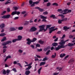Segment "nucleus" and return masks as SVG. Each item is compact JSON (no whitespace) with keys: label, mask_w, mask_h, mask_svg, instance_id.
Returning a JSON list of instances; mask_svg holds the SVG:
<instances>
[{"label":"nucleus","mask_w":75,"mask_h":75,"mask_svg":"<svg viewBox=\"0 0 75 75\" xmlns=\"http://www.w3.org/2000/svg\"><path fill=\"white\" fill-rule=\"evenodd\" d=\"M65 47V46L63 45H58L57 47L56 48L55 50L58 51L59 49H61V48H64Z\"/></svg>","instance_id":"obj_1"},{"label":"nucleus","mask_w":75,"mask_h":75,"mask_svg":"<svg viewBox=\"0 0 75 75\" xmlns=\"http://www.w3.org/2000/svg\"><path fill=\"white\" fill-rule=\"evenodd\" d=\"M40 18L42 19H43L42 20V21L43 22H46L47 21L45 19L47 18V17H46L44 16L40 15Z\"/></svg>","instance_id":"obj_2"},{"label":"nucleus","mask_w":75,"mask_h":75,"mask_svg":"<svg viewBox=\"0 0 75 75\" xmlns=\"http://www.w3.org/2000/svg\"><path fill=\"white\" fill-rule=\"evenodd\" d=\"M69 40V39H68L66 41H64V40H61V41L59 42V44L61 45H63L65 43V42L68 41Z\"/></svg>","instance_id":"obj_3"},{"label":"nucleus","mask_w":75,"mask_h":75,"mask_svg":"<svg viewBox=\"0 0 75 75\" xmlns=\"http://www.w3.org/2000/svg\"><path fill=\"white\" fill-rule=\"evenodd\" d=\"M37 30V28L35 27H32L30 30V32H33Z\"/></svg>","instance_id":"obj_4"},{"label":"nucleus","mask_w":75,"mask_h":75,"mask_svg":"<svg viewBox=\"0 0 75 75\" xmlns=\"http://www.w3.org/2000/svg\"><path fill=\"white\" fill-rule=\"evenodd\" d=\"M20 14V12H17V11H16L15 12H13L11 13V15H13V16H14L15 14H17V15H18Z\"/></svg>","instance_id":"obj_5"},{"label":"nucleus","mask_w":75,"mask_h":75,"mask_svg":"<svg viewBox=\"0 0 75 75\" xmlns=\"http://www.w3.org/2000/svg\"><path fill=\"white\" fill-rule=\"evenodd\" d=\"M45 26V25H40V26H39V27L40 29L43 28V29H43V30H44V31H45L47 30V29L46 28V29H45L44 27Z\"/></svg>","instance_id":"obj_6"},{"label":"nucleus","mask_w":75,"mask_h":75,"mask_svg":"<svg viewBox=\"0 0 75 75\" xmlns=\"http://www.w3.org/2000/svg\"><path fill=\"white\" fill-rule=\"evenodd\" d=\"M40 2L39 1H36L35 2H33V4H31V7H33L34 6H35V4H36V5H37L38 3H39Z\"/></svg>","instance_id":"obj_7"},{"label":"nucleus","mask_w":75,"mask_h":75,"mask_svg":"<svg viewBox=\"0 0 75 75\" xmlns=\"http://www.w3.org/2000/svg\"><path fill=\"white\" fill-rule=\"evenodd\" d=\"M21 24H22V25H28V22L26 21L22 23Z\"/></svg>","instance_id":"obj_8"},{"label":"nucleus","mask_w":75,"mask_h":75,"mask_svg":"<svg viewBox=\"0 0 75 75\" xmlns=\"http://www.w3.org/2000/svg\"><path fill=\"white\" fill-rule=\"evenodd\" d=\"M68 11V10L67 9H65L64 10L62 11L61 13H62L63 14H66V12L67 11Z\"/></svg>","instance_id":"obj_9"},{"label":"nucleus","mask_w":75,"mask_h":75,"mask_svg":"<svg viewBox=\"0 0 75 75\" xmlns=\"http://www.w3.org/2000/svg\"><path fill=\"white\" fill-rule=\"evenodd\" d=\"M33 64V62H31L30 63H29L28 64V70L30 69L32 67V66H31V65Z\"/></svg>","instance_id":"obj_10"},{"label":"nucleus","mask_w":75,"mask_h":75,"mask_svg":"<svg viewBox=\"0 0 75 75\" xmlns=\"http://www.w3.org/2000/svg\"><path fill=\"white\" fill-rule=\"evenodd\" d=\"M9 30L10 31H16V29L14 27H12L10 28Z\"/></svg>","instance_id":"obj_11"},{"label":"nucleus","mask_w":75,"mask_h":75,"mask_svg":"<svg viewBox=\"0 0 75 75\" xmlns=\"http://www.w3.org/2000/svg\"><path fill=\"white\" fill-rule=\"evenodd\" d=\"M22 36H21L19 35L18 36V39H17V41H20L22 39Z\"/></svg>","instance_id":"obj_12"},{"label":"nucleus","mask_w":75,"mask_h":75,"mask_svg":"<svg viewBox=\"0 0 75 75\" xmlns=\"http://www.w3.org/2000/svg\"><path fill=\"white\" fill-rule=\"evenodd\" d=\"M74 58H72L71 59L69 62V64H71V63H72V62H74Z\"/></svg>","instance_id":"obj_13"},{"label":"nucleus","mask_w":75,"mask_h":75,"mask_svg":"<svg viewBox=\"0 0 75 75\" xmlns=\"http://www.w3.org/2000/svg\"><path fill=\"white\" fill-rule=\"evenodd\" d=\"M52 45L53 47H56L58 45V43L56 42H54L52 44Z\"/></svg>","instance_id":"obj_14"},{"label":"nucleus","mask_w":75,"mask_h":75,"mask_svg":"<svg viewBox=\"0 0 75 75\" xmlns=\"http://www.w3.org/2000/svg\"><path fill=\"white\" fill-rule=\"evenodd\" d=\"M26 71H26L25 72V75H28V68L26 69Z\"/></svg>","instance_id":"obj_15"},{"label":"nucleus","mask_w":75,"mask_h":75,"mask_svg":"<svg viewBox=\"0 0 75 75\" xmlns=\"http://www.w3.org/2000/svg\"><path fill=\"white\" fill-rule=\"evenodd\" d=\"M5 27V24L4 23H2L0 25V27L1 28H3Z\"/></svg>","instance_id":"obj_16"},{"label":"nucleus","mask_w":75,"mask_h":75,"mask_svg":"<svg viewBox=\"0 0 75 75\" xmlns=\"http://www.w3.org/2000/svg\"><path fill=\"white\" fill-rule=\"evenodd\" d=\"M45 62H42L40 63V66H42V65H44L45 64Z\"/></svg>","instance_id":"obj_17"},{"label":"nucleus","mask_w":75,"mask_h":75,"mask_svg":"<svg viewBox=\"0 0 75 75\" xmlns=\"http://www.w3.org/2000/svg\"><path fill=\"white\" fill-rule=\"evenodd\" d=\"M74 44L73 43H69L68 45V47H72L74 46Z\"/></svg>","instance_id":"obj_18"},{"label":"nucleus","mask_w":75,"mask_h":75,"mask_svg":"<svg viewBox=\"0 0 75 75\" xmlns=\"http://www.w3.org/2000/svg\"><path fill=\"white\" fill-rule=\"evenodd\" d=\"M42 68V67H41L40 69H39L38 70V73L39 75L40 74L41 70Z\"/></svg>","instance_id":"obj_19"},{"label":"nucleus","mask_w":75,"mask_h":75,"mask_svg":"<svg viewBox=\"0 0 75 75\" xmlns=\"http://www.w3.org/2000/svg\"><path fill=\"white\" fill-rule=\"evenodd\" d=\"M64 28V30H67L68 29H69L70 28L68 27L67 28V27L66 26H65L64 27H63Z\"/></svg>","instance_id":"obj_20"},{"label":"nucleus","mask_w":75,"mask_h":75,"mask_svg":"<svg viewBox=\"0 0 75 75\" xmlns=\"http://www.w3.org/2000/svg\"><path fill=\"white\" fill-rule=\"evenodd\" d=\"M23 26L19 27L18 28V30H23Z\"/></svg>","instance_id":"obj_21"},{"label":"nucleus","mask_w":75,"mask_h":75,"mask_svg":"<svg viewBox=\"0 0 75 75\" xmlns=\"http://www.w3.org/2000/svg\"><path fill=\"white\" fill-rule=\"evenodd\" d=\"M31 42H33L32 40H30V39L28 38V45H30V44L31 43Z\"/></svg>","instance_id":"obj_22"},{"label":"nucleus","mask_w":75,"mask_h":75,"mask_svg":"<svg viewBox=\"0 0 75 75\" xmlns=\"http://www.w3.org/2000/svg\"><path fill=\"white\" fill-rule=\"evenodd\" d=\"M61 16V18L62 19H63L65 17V16L64 15H63L62 14H59L58 16Z\"/></svg>","instance_id":"obj_23"},{"label":"nucleus","mask_w":75,"mask_h":75,"mask_svg":"<svg viewBox=\"0 0 75 75\" xmlns=\"http://www.w3.org/2000/svg\"><path fill=\"white\" fill-rule=\"evenodd\" d=\"M6 40V37H4L1 40V42H3V41H4Z\"/></svg>","instance_id":"obj_24"},{"label":"nucleus","mask_w":75,"mask_h":75,"mask_svg":"<svg viewBox=\"0 0 75 75\" xmlns=\"http://www.w3.org/2000/svg\"><path fill=\"white\" fill-rule=\"evenodd\" d=\"M2 72L3 73V74L5 75L6 74V71L5 70H3L2 71Z\"/></svg>","instance_id":"obj_25"},{"label":"nucleus","mask_w":75,"mask_h":75,"mask_svg":"<svg viewBox=\"0 0 75 75\" xmlns=\"http://www.w3.org/2000/svg\"><path fill=\"white\" fill-rule=\"evenodd\" d=\"M6 34L4 33H1L0 34V36L1 37H3V36H5Z\"/></svg>","instance_id":"obj_26"},{"label":"nucleus","mask_w":75,"mask_h":75,"mask_svg":"<svg viewBox=\"0 0 75 75\" xmlns=\"http://www.w3.org/2000/svg\"><path fill=\"white\" fill-rule=\"evenodd\" d=\"M63 21H62V20H59L58 21V23L59 24H61L62 23V22Z\"/></svg>","instance_id":"obj_27"},{"label":"nucleus","mask_w":75,"mask_h":75,"mask_svg":"<svg viewBox=\"0 0 75 75\" xmlns=\"http://www.w3.org/2000/svg\"><path fill=\"white\" fill-rule=\"evenodd\" d=\"M10 16V15H6V18H9Z\"/></svg>","instance_id":"obj_28"},{"label":"nucleus","mask_w":75,"mask_h":75,"mask_svg":"<svg viewBox=\"0 0 75 75\" xmlns=\"http://www.w3.org/2000/svg\"><path fill=\"white\" fill-rule=\"evenodd\" d=\"M37 39L36 38H34L32 40V42H34Z\"/></svg>","instance_id":"obj_29"},{"label":"nucleus","mask_w":75,"mask_h":75,"mask_svg":"<svg viewBox=\"0 0 75 75\" xmlns=\"http://www.w3.org/2000/svg\"><path fill=\"white\" fill-rule=\"evenodd\" d=\"M13 9L15 10H18V8L16 6H15L13 8Z\"/></svg>","instance_id":"obj_30"},{"label":"nucleus","mask_w":75,"mask_h":75,"mask_svg":"<svg viewBox=\"0 0 75 75\" xmlns=\"http://www.w3.org/2000/svg\"><path fill=\"white\" fill-rule=\"evenodd\" d=\"M50 17H53V19L56 18V17H55V16L54 15H52L50 16Z\"/></svg>","instance_id":"obj_31"},{"label":"nucleus","mask_w":75,"mask_h":75,"mask_svg":"<svg viewBox=\"0 0 75 75\" xmlns=\"http://www.w3.org/2000/svg\"><path fill=\"white\" fill-rule=\"evenodd\" d=\"M65 55H66V54L65 53L62 54L60 55V57H64Z\"/></svg>","instance_id":"obj_32"},{"label":"nucleus","mask_w":75,"mask_h":75,"mask_svg":"<svg viewBox=\"0 0 75 75\" xmlns=\"http://www.w3.org/2000/svg\"><path fill=\"white\" fill-rule=\"evenodd\" d=\"M11 58V57H6V59H5L4 61L5 62H6L7 60V59L8 58Z\"/></svg>","instance_id":"obj_33"},{"label":"nucleus","mask_w":75,"mask_h":75,"mask_svg":"<svg viewBox=\"0 0 75 75\" xmlns=\"http://www.w3.org/2000/svg\"><path fill=\"white\" fill-rule=\"evenodd\" d=\"M52 26L51 25H46V28L48 29L50 28L51 26Z\"/></svg>","instance_id":"obj_34"},{"label":"nucleus","mask_w":75,"mask_h":75,"mask_svg":"<svg viewBox=\"0 0 75 75\" xmlns=\"http://www.w3.org/2000/svg\"><path fill=\"white\" fill-rule=\"evenodd\" d=\"M67 18H63L62 19V21H66L67 20Z\"/></svg>","instance_id":"obj_35"},{"label":"nucleus","mask_w":75,"mask_h":75,"mask_svg":"<svg viewBox=\"0 0 75 75\" xmlns=\"http://www.w3.org/2000/svg\"><path fill=\"white\" fill-rule=\"evenodd\" d=\"M38 42L41 44H43L44 43L43 41H42L41 40L39 41Z\"/></svg>","instance_id":"obj_36"},{"label":"nucleus","mask_w":75,"mask_h":75,"mask_svg":"<svg viewBox=\"0 0 75 75\" xmlns=\"http://www.w3.org/2000/svg\"><path fill=\"white\" fill-rule=\"evenodd\" d=\"M59 74V72L56 73L54 72L53 73V75H57Z\"/></svg>","instance_id":"obj_37"},{"label":"nucleus","mask_w":75,"mask_h":75,"mask_svg":"<svg viewBox=\"0 0 75 75\" xmlns=\"http://www.w3.org/2000/svg\"><path fill=\"white\" fill-rule=\"evenodd\" d=\"M12 42L11 41H8L6 42V43H7V44H11Z\"/></svg>","instance_id":"obj_38"},{"label":"nucleus","mask_w":75,"mask_h":75,"mask_svg":"<svg viewBox=\"0 0 75 75\" xmlns=\"http://www.w3.org/2000/svg\"><path fill=\"white\" fill-rule=\"evenodd\" d=\"M48 14V13L47 11H45L43 13V14L44 15H47Z\"/></svg>","instance_id":"obj_39"},{"label":"nucleus","mask_w":75,"mask_h":75,"mask_svg":"<svg viewBox=\"0 0 75 75\" xmlns=\"http://www.w3.org/2000/svg\"><path fill=\"white\" fill-rule=\"evenodd\" d=\"M36 48H37V47H40V45L38 44L36 45Z\"/></svg>","instance_id":"obj_40"},{"label":"nucleus","mask_w":75,"mask_h":75,"mask_svg":"<svg viewBox=\"0 0 75 75\" xmlns=\"http://www.w3.org/2000/svg\"><path fill=\"white\" fill-rule=\"evenodd\" d=\"M51 5L50 3V2L48 3L47 4V6H50Z\"/></svg>","instance_id":"obj_41"},{"label":"nucleus","mask_w":75,"mask_h":75,"mask_svg":"<svg viewBox=\"0 0 75 75\" xmlns=\"http://www.w3.org/2000/svg\"><path fill=\"white\" fill-rule=\"evenodd\" d=\"M23 50L20 49L18 50V52L19 53H22L23 52Z\"/></svg>","instance_id":"obj_42"},{"label":"nucleus","mask_w":75,"mask_h":75,"mask_svg":"<svg viewBox=\"0 0 75 75\" xmlns=\"http://www.w3.org/2000/svg\"><path fill=\"white\" fill-rule=\"evenodd\" d=\"M16 41H17V39H14L12 40L13 42H15Z\"/></svg>","instance_id":"obj_43"},{"label":"nucleus","mask_w":75,"mask_h":75,"mask_svg":"<svg viewBox=\"0 0 75 75\" xmlns=\"http://www.w3.org/2000/svg\"><path fill=\"white\" fill-rule=\"evenodd\" d=\"M52 5L54 6H58V5L57 3H53Z\"/></svg>","instance_id":"obj_44"},{"label":"nucleus","mask_w":75,"mask_h":75,"mask_svg":"<svg viewBox=\"0 0 75 75\" xmlns=\"http://www.w3.org/2000/svg\"><path fill=\"white\" fill-rule=\"evenodd\" d=\"M6 13V11H4L2 12L1 14V15H4V14Z\"/></svg>","instance_id":"obj_45"},{"label":"nucleus","mask_w":75,"mask_h":75,"mask_svg":"<svg viewBox=\"0 0 75 75\" xmlns=\"http://www.w3.org/2000/svg\"><path fill=\"white\" fill-rule=\"evenodd\" d=\"M29 3L30 4H33V1L32 0H30L29 1Z\"/></svg>","instance_id":"obj_46"},{"label":"nucleus","mask_w":75,"mask_h":75,"mask_svg":"<svg viewBox=\"0 0 75 75\" xmlns=\"http://www.w3.org/2000/svg\"><path fill=\"white\" fill-rule=\"evenodd\" d=\"M47 58L46 57H45L43 59L42 61H46V60H47Z\"/></svg>","instance_id":"obj_47"},{"label":"nucleus","mask_w":75,"mask_h":75,"mask_svg":"<svg viewBox=\"0 0 75 75\" xmlns=\"http://www.w3.org/2000/svg\"><path fill=\"white\" fill-rule=\"evenodd\" d=\"M30 47H31V48H33V49H34V45H31L30 46Z\"/></svg>","instance_id":"obj_48"},{"label":"nucleus","mask_w":75,"mask_h":75,"mask_svg":"<svg viewBox=\"0 0 75 75\" xmlns=\"http://www.w3.org/2000/svg\"><path fill=\"white\" fill-rule=\"evenodd\" d=\"M50 50H48L46 53V55H48V54H49L50 52Z\"/></svg>","instance_id":"obj_49"},{"label":"nucleus","mask_w":75,"mask_h":75,"mask_svg":"<svg viewBox=\"0 0 75 75\" xmlns=\"http://www.w3.org/2000/svg\"><path fill=\"white\" fill-rule=\"evenodd\" d=\"M19 17H16L14 18L13 19V20H18V18Z\"/></svg>","instance_id":"obj_50"},{"label":"nucleus","mask_w":75,"mask_h":75,"mask_svg":"<svg viewBox=\"0 0 75 75\" xmlns=\"http://www.w3.org/2000/svg\"><path fill=\"white\" fill-rule=\"evenodd\" d=\"M11 3V2H9L8 1H7L5 3V4H8V3Z\"/></svg>","instance_id":"obj_51"},{"label":"nucleus","mask_w":75,"mask_h":75,"mask_svg":"<svg viewBox=\"0 0 75 75\" xmlns=\"http://www.w3.org/2000/svg\"><path fill=\"white\" fill-rule=\"evenodd\" d=\"M7 42H6L5 43H4L3 44H2V45H3V46H4V45H7Z\"/></svg>","instance_id":"obj_52"},{"label":"nucleus","mask_w":75,"mask_h":75,"mask_svg":"<svg viewBox=\"0 0 75 75\" xmlns=\"http://www.w3.org/2000/svg\"><path fill=\"white\" fill-rule=\"evenodd\" d=\"M73 37V36L72 35H71L69 36V38H72Z\"/></svg>","instance_id":"obj_53"},{"label":"nucleus","mask_w":75,"mask_h":75,"mask_svg":"<svg viewBox=\"0 0 75 75\" xmlns=\"http://www.w3.org/2000/svg\"><path fill=\"white\" fill-rule=\"evenodd\" d=\"M25 13H26V12L25 11H23L21 13L22 14H25Z\"/></svg>","instance_id":"obj_54"},{"label":"nucleus","mask_w":75,"mask_h":75,"mask_svg":"<svg viewBox=\"0 0 75 75\" xmlns=\"http://www.w3.org/2000/svg\"><path fill=\"white\" fill-rule=\"evenodd\" d=\"M7 11L8 12H10V8H7Z\"/></svg>","instance_id":"obj_55"},{"label":"nucleus","mask_w":75,"mask_h":75,"mask_svg":"<svg viewBox=\"0 0 75 75\" xmlns=\"http://www.w3.org/2000/svg\"><path fill=\"white\" fill-rule=\"evenodd\" d=\"M43 29V28H42L40 29L39 30V32H40L43 30V29Z\"/></svg>","instance_id":"obj_56"},{"label":"nucleus","mask_w":75,"mask_h":75,"mask_svg":"<svg viewBox=\"0 0 75 75\" xmlns=\"http://www.w3.org/2000/svg\"><path fill=\"white\" fill-rule=\"evenodd\" d=\"M2 18H4V19L5 18H6V16H4L1 17Z\"/></svg>","instance_id":"obj_57"},{"label":"nucleus","mask_w":75,"mask_h":75,"mask_svg":"<svg viewBox=\"0 0 75 75\" xmlns=\"http://www.w3.org/2000/svg\"><path fill=\"white\" fill-rule=\"evenodd\" d=\"M37 51L39 52H40V51H42V49H38Z\"/></svg>","instance_id":"obj_58"},{"label":"nucleus","mask_w":75,"mask_h":75,"mask_svg":"<svg viewBox=\"0 0 75 75\" xmlns=\"http://www.w3.org/2000/svg\"><path fill=\"white\" fill-rule=\"evenodd\" d=\"M40 8L38 7H35V8L36 9H40Z\"/></svg>","instance_id":"obj_59"},{"label":"nucleus","mask_w":75,"mask_h":75,"mask_svg":"<svg viewBox=\"0 0 75 75\" xmlns=\"http://www.w3.org/2000/svg\"><path fill=\"white\" fill-rule=\"evenodd\" d=\"M39 10L40 11V12H42L43 11V9H41L40 8Z\"/></svg>","instance_id":"obj_60"},{"label":"nucleus","mask_w":75,"mask_h":75,"mask_svg":"<svg viewBox=\"0 0 75 75\" xmlns=\"http://www.w3.org/2000/svg\"><path fill=\"white\" fill-rule=\"evenodd\" d=\"M62 9H58V10H57V11H58V12H60V11H62Z\"/></svg>","instance_id":"obj_61"},{"label":"nucleus","mask_w":75,"mask_h":75,"mask_svg":"<svg viewBox=\"0 0 75 75\" xmlns=\"http://www.w3.org/2000/svg\"><path fill=\"white\" fill-rule=\"evenodd\" d=\"M6 49H3V53H4L6 51Z\"/></svg>","instance_id":"obj_62"},{"label":"nucleus","mask_w":75,"mask_h":75,"mask_svg":"<svg viewBox=\"0 0 75 75\" xmlns=\"http://www.w3.org/2000/svg\"><path fill=\"white\" fill-rule=\"evenodd\" d=\"M53 31V30L52 29V30H49V33H52V32Z\"/></svg>","instance_id":"obj_63"},{"label":"nucleus","mask_w":75,"mask_h":75,"mask_svg":"<svg viewBox=\"0 0 75 75\" xmlns=\"http://www.w3.org/2000/svg\"><path fill=\"white\" fill-rule=\"evenodd\" d=\"M56 53H55L54 55L53 54L52 57H56Z\"/></svg>","instance_id":"obj_64"}]
</instances>
